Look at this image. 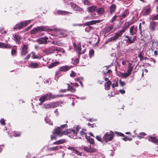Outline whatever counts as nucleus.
I'll use <instances>...</instances> for the list:
<instances>
[{
    "mask_svg": "<svg viewBox=\"0 0 158 158\" xmlns=\"http://www.w3.org/2000/svg\"><path fill=\"white\" fill-rule=\"evenodd\" d=\"M70 5L73 9L75 10L78 11H81L83 10V9L82 8L77 6L73 2H71L70 3Z\"/></svg>",
    "mask_w": 158,
    "mask_h": 158,
    "instance_id": "1a4fd4ad",
    "label": "nucleus"
},
{
    "mask_svg": "<svg viewBox=\"0 0 158 158\" xmlns=\"http://www.w3.org/2000/svg\"><path fill=\"white\" fill-rule=\"evenodd\" d=\"M57 35L59 37H63L66 36V35L65 34L64 32L57 31Z\"/></svg>",
    "mask_w": 158,
    "mask_h": 158,
    "instance_id": "b1692460",
    "label": "nucleus"
},
{
    "mask_svg": "<svg viewBox=\"0 0 158 158\" xmlns=\"http://www.w3.org/2000/svg\"><path fill=\"white\" fill-rule=\"evenodd\" d=\"M118 85V83L116 81L115 83H113L112 85V87L114 88L115 87H117Z\"/></svg>",
    "mask_w": 158,
    "mask_h": 158,
    "instance_id": "bf43d9fd",
    "label": "nucleus"
},
{
    "mask_svg": "<svg viewBox=\"0 0 158 158\" xmlns=\"http://www.w3.org/2000/svg\"><path fill=\"white\" fill-rule=\"evenodd\" d=\"M59 64V62H53L52 63V64H49L48 65V67L49 68H52V67L56 66L57 65H58Z\"/></svg>",
    "mask_w": 158,
    "mask_h": 158,
    "instance_id": "f704fd0d",
    "label": "nucleus"
},
{
    "mask_svg": "<svg viewBox=\"0 0 158 158\" xmlns=\"http://www.w3.org/2000/svg\"><path fill=\"white\" fill-rule=\"evenodd\" d=\"M84 2L85 4L88 5L90 3V2L88 0H84Z\"/></svg>",
    "mask_w": 158,
    "mask_h": 158,
    "instance_id": "0e129e2a",
    "label": "nucleus"
},
{
    "mask_svg": "<svg viewBox=\"0 0 158 158\" xmlns=\"http://www.w3.org/2000/svg\"><path fill=\"white\" fill-rule=\"evenodd\" d=\"M84 150L87 152L90 153L95 152L97 151L95 149L91 148L90 146L84 147Z\"/></svg>",
    "mask_w": 158,
    "mask_h": 158,
    "instance_id": "9b49d317",
    "label": "nucleus"
},
{
    "mask_svg": "<svg viewBox=\"0 0 158 158\" xmlns=\"http://www.w3.org/2000/svg\"><path fill=\"white\" fill-rule=\"evenodd\" d=\"M54 52L55 51H56L57 52H62V53H64L65 52L64 50H63L62 49L59 48H54Z\"/></svg>",
    "mask_w": 158,
    "mask_h": 158,
    "instance_id": "c03bdc74",
    "label": "nucleus"
},
{
    "mask_svg": "<svg viewBox=\"0 0 158 158\" xmlns=\"http://www.w3.org/2000/svg\"><path fill=\"white\" fill-rule=\"evenodd\" d=\"M94 54V51L93 49H90L89 51V56L90 58H91L93 56Z\"/></svg>",
    "mask_w": 158,
    "mask_h": 158,
    "instance_id": "ea45409f",
    "label": "nucleus"
},
{
    "mask_svg": "<svg viewBox=\"0 0 158 158\" xmlns=\"http://www.w3.org/2000/svg\"><path fill=\"white\" fill-rule=\"evenodd\" d=\"M50 95L51 93H49L39 98L40 101L39 105H41L45 100L47 101L50 99Z\"/></svg>",
    "mask_w": 158,
    "mask_h": 158,
    "instance_id": "20e7f679",
    "label": "nucleus"
},
{
    "mask_svg": "<svg viewBox=\"0 0 158 158\" xmlns=\"http://www.w3.org/2000/svg\"><path fill=\"white\" fill-rule=\"evenodd\" d=\"M45 120L47 123H48L49 124L52 125V122L48 118V117L46 118Z\"/></svg>",
    "mask_w": 158,
    "mask_h": 158,
    "instance_id": "37998d69",
    "label": "nucleus"
},
{
    "mask_svg": "<svg viewBox=\"0 0 158 158\" xmlns=\"http://www.w3.org/2000/svg\"><path fill=\"white\" fill-rule=\"evenodd\" d=\"M57 13L59 14H61L63 15H68L70 14H71L72 13L68 12L67 11L64 10H58Z\"/></svg>",
    "mask_w": 158,
    "mask_h": 158,
    "instance_id": "393cba45",
    "label": "nucleus"
},
{
    "mask_svg": "<svg viewBox=\"0 0 158 158\" xmlns=\"http://www.w3.org/2000/svg\"><path fill=\"white\" fill-rule=\"evenodd\" d=\"M151 6L150 5H148L145 6L143 11V14L144 15H147L149 14L150 12Z\"/></svg>",
    "mask_w": 158,
    "mask_h": 158,
    "instance_id": "9d476101",
    "label": "nucleus"
},
{
    "mask_svg": "<svg viewBox=\"0 0 158 158\" xmlns=\"http://www.w3.org/2000/svg\"><path fill=\"white\" fill-rule=\"evenodd\" d=\"M66 124H64L61 125L60 127L56 128L55 129V131L53 132V134L51 135V139L53 140L56 138V136L55 134L59 136H61L67 134V132H66Z\"/></svg>",
    "mask_w": 158,
    "mask_h": 158,
    "instance_id": "f257e3e1",
    "label": "nucleus"
},
{
    "mask_svg": "<svg viewBox=\"0 0 158 158\" xmlns=\"http://www.w3.org/2000/svg\"><path fill=\"white\" fill-rule=\"evenodd\" d=\"M28 48L27 46L26 45H24L23 46L22 48L21 55L22 56H24L27 52V49Z\"/></svg>",
    "mask_w": 158,
    "mask_h": 158,
    "instance_id": "2eb2a0df",
    "label": "nucleus"
},
{
    "mask_svg": "<svg viewBox=\"0 0 158 158\" xmlns=\"http://www.w3.org/2000/svg\"><path fill=\"white\" fill-rule=\"evenodd\" d=\"M80 135L82 136H83L85 135L86 136V133L83 131H81L79 133H78L77 136H78Z\"/></svg>",
    "mask_w": 158,
    "mask_h": 158,
    "instance_id": "a18cd8bd",
    "label": "nucleus"
},
{
    "mask_svg": "<svg viewBox=\"0 0 158 158\" xmlns=\"http://www.w3.org/2000/svg\"><path fill=\"white\" fill-rule=\"evenodd\" d=\"M54 49L52 47H50L48 48H46L44 50V52L46 54H49L54 52Z\"/></svg>",
    "mask_w": 158,
    "mask_h": 158,
    "instance_id": "dca6fc26",
    "label": "nucleus"
},
{
    "mask_svg": "<svg viewBox=\"0 0 158 158\" xmlns=\"http://www.w3.org/2000/svg\"><path fill=\"white\" fill-rule=\"evenodd\" d=\"M72 67V66H69L67 65H65L64 66H61L59 68V69H60V71H61V72H65L69 70Z\"/></svg>",
    "mask_w": 158,
    "mask_h": 158,
    "instance_id": "4468645a",
    "label": "nucleus"
},
{
    "mask_svg": "<svg viewBox=\"0 0 158 158\" xmlns=\"http://www.w3.org/2000/svg\"><path fill=\"white\" fill-rule=\"evenodd\" d=\"M138 56L139 58H140V60H143V57L142 56V54L141 53H140L138 55Z\"/></svg>",
    "mask_w": 158,
    "mask_h": 158,
    "instance_id": "338daca9",
    "label": "nucleus"
},
{
    "mask_svg": "<svg viewBox=\"0 0 158 158\" xmlns=\"http://www.w3.org/2000/svg\"><path fill=\"white\" fill-rule=\"evenodd\" d=\"M97 9V7L96 6H92L88 8V10L90 12L96 11Z\"/></svg>",
    "mask_w": 158,
    "mask_h": 158,
    "instance_id": "cd10ccee",
    "label": "nucleus"
},
{
    "mask_svg": "<svg viewBox=\"0 0 158 158\" xmlns=\"http://www.w3.org/2000/svg\"><path fill=\"white\" fill-rule=\"evenodd\" d=\"M151 49L152 51L155 50H157L158 49V42L156 41L153 42Z\"/></svg>",
    "mask_w": 158,
    "mask_h": 158,
    "instance_id": "a211bd4d",
    "label": "nucleus"
},
{
    "mask_svg": "<svg viewBox=\"0 0 158 158\" xmlns=\"http://www.w3.org/2000/svg\"><path fill=\"white\" fill-rule=\"evenodd\" d=\"M13 37L16 42H19L22 39L20 36L16 34H13Z\"/></svg>",
    "mask_w": 158,
    "mask_h": 158,
    "instance_id": "bb28decb",
    "label": "nucleus"
},
{
    "mask_svg": "<svg viewBox=\"0 0 158 158\" xmlns=\"http://www.w3.org/2000/svg\"><path fill=\"white\" fill-rule=\"evenodd\" d=\"M117 17V15H114L110 21V22L111 23L114 22L116 20Z\"/></svg>",
    "mask_w": 158,
    "mask_h": 158,
    "instance_id": "8fccbe9b",
    "label": "nucleus"
},
{
    "mask_svg": "<svg viewBox=\"0 0 158 158\" xmlns=\"http://www.w3.org/2000/svg\"><path fill=\"white\" fill-rule=\"evenodd\" d=\"M131 71L127 70V73H121V76L124 78H126L130 76L131 73Z\"/></svg>",
    "mask_w": 158,
    "mask_h": 158,
    "instance_id": "aec40b11",
    "label": "nucleus"
},
{
    "mask_svg": "<svg viewBox=\"0 0 158 158\" xmlns=\"http://www.w3.org/2000/svg\"><path fill=\"white\" fill-rule=\"evenodd\" d=\"M149 141H151L154 143H156L157 142V139L154 137H151L149 139Z\"/></svg>",
    "mask_w": 158,
    "mask_h": 158,
    "instance_id": "e433bc0d",
    "label": "nucleus"
},
{
    "mask_svg": "<svg viewBox=\"0 0 158 158\" xmlns=\"http://www.w3.org/2000/svg\"><path fill=\"white\" fill-rule=\"evenodd\" d=\"M58 96H57V95H52V94L51 93V95H50V98H58Z\"/></svg>",
    "mask_w": 158,
    "mask_h": 158,
    "instance_id": "13d9d810",
    "label": "nucleus"
},
{
    "mask_svg": "<svg viewBox=\"0 0 158 158\" xmlns=\"http://www.w3.org/2000/svg\"><path fill=\"white\" fill-rule=\"evenodd\" d=\"M43 27H44V30L43 31H46L48 32H51L52 30L50 29H49V28H47V27H46L45 26H43Z\"/></svg>",
    "mask_w": 158,
    "mask_h": 158,
    "instance_id": "09e8293b",
    "label": "nucleus"
},
{
    "mask_svg": "<svg viewBox=\"0 0 158 158\" xmlns=\"http://www.w3.org/2000/svg\"><path fill=\"white\" fill-rule=\"evenodd\" d=\"M146 135V134L144 132H141L139 134V135H138L139 139H140L141 138H142L143 137Z\"/></svg>",
    "mask_w": 158,
    "mask_h": 158,
    "instance_id": "49530a36",
    "label": "nucleus"
},
{
    "mask_svg": "<svg viewBox=\"0 0 158 158\" xmlns=\"http://www.w3.org/2000/svg\"><path fill=\"white\" fill-rule=\"evenodd\" d=\"M137 30V26H132L130 28L129 31L130 35H133L136 34Z\"/></svg>",
    "mask_w": 158,
    "mask_h": 158,
    "instance_id": "f8f14e48",
    "label": "nucleus"
},
{
    "mask_svg": "<svg viewBox=\"0 0 158 158\" xmlns=\"http://www.w3.org/2000/svg\"><path fill=\"white\" fill-rule=\"evenodd\" d=\"M43 106V108H44L49 109L55 108V105L53 103H51L48 104H44Z\"/></svg>",
    "mask_w": 158,
    "mask_h": 158,
    "instance_id": "6ab92c4d",
    "label": "nucleus"
},
{
    "mask_svg": "<svg viewBox=\"0 0 158 158\" xmlns=\"http://www.w3.org/2000/svg\"><path fill=\"white\" fill-rule=\"evenodd\" d=\"M125 37L127 38V39L125 40L129 44H131L133 43V41L132 40V37L131 36H129L128 35H125Z\"/></svg>",
    "mask_w": 158,
    "mask_h": 158,
    "instance_id": "c756f323",
    "label": "nucleus"
},
{
    "mask_svg": "<svg viewBox=\"0 0 158 158\" xmlns=\"http://www.w3.org/2000/svg\"><path fill=\"white\" fill-rule=\"evenodd\" d=\"M134 22L133 21H131L126 23V24L127 25V26H129V25H130L133 24Z\"/></svg>",
    "mask_w": 158,
    "mask_h": 158,
    "instance_id": "5fc2aeb1",
    "label": "nucleus"
},
{
    "mask_svg": "<svg viewBox=\"0 0 158 158\" xmlns=\"http://www.w3.org/2000/svg\"><path fill=\"white\" fill-rule=\"evenodd\" d=\"M113 137V135L109 132L106 133L103 137V140L106 142L110 141L112 140Z\"/></svg>",
    "mask_w": 158,
    "mask_h": 158,
    "instance_id": "39448f33",
    "label": "nucleus"
},
{
    "mask_svg": "<svg viewBox=\"0 0 158 158\" xmlns=\"http://www.w3.org/2000/svg\"><path fill=\"white\" fill-rule=\"evenodd\" d=\"M132 64L131 63H129L128 66V70L132 71L133 67L132 65Z\"/></svg>",
    "mask_w": 158,
    "mask_h": 158,
    "instance_id": "de8ad7c7",
    "label": "nucleus"
},
{
    "mask_svg": "<svg viewBox=\"0 0 158 158\" xmlns=\"http://www.w3.org/2000/svg\"><path fill=\"white\" fill-rule=\"evenodd\" d=\"M59 144L64 143L65 142V140L64 139L58 140Z\"/></svg>",
    "mask_w": 158,
    "mask_h": 158,
    "instance_id": "6e6d98bb",
    "label": "nucleus"
},
{
    "mask_svg": "<svg viewBox=\"0 0 158 158\" xmlns=\"http://www.w3.org/2000/svg\"><path fill=\"white\" fill-rule=\"evenodd\" d=\"M119 83L121 86H123L125 85V82L122 81L121 80H119Z\"/></svg>",
    "mask_w": 158,
    "mask_h": 158,
    "instance_id": "680f3d73",
    "label": "nucleus"
},
{
    "mask_svg": "<svg viewBox=\"0 0 158 158\" xmlns=\"http://www.w3.org/2000/svg\"><path fill=\"white\" fill-rule=\"evenodd\" d=\"M96 12L99 15H102L104 13V9L102 7L98 8L97 9Z\"/></svg>",
    "mask_w": 158,
    "mask_h": 158,
    "instance_id": "a878e982",
    "label": "nucleus"
},
{
    "mask_svg": "<svg viewBox=\"0 0 158 158\" xmlns=\"http://www.w3.org/2000/svg\"><path fill=\"white\" fill-rule=\"evenodd\" d=\"M67 126H66V132H67V134L66 135H68L69 134H71V135H69V136L71 137L73 139L77 138L76 137L78 133L77 132L79 131V126H77L74 128V130H71L69 129V130L67 129Z\"/></svg>",
    "mask_w": 158,
    "mask_h": 158,
    "instance_id": "7ed1b4c3",
    "label": "nucleus"
},
{
    "mask_svg": "<svg viewBox=\"0 0 158 158\" xmlns=\"http://www.w3.org/2000/svg\"><path fill=\"white\" fill-rule=\"evenodd\" d=\"M61 148V146H58L50 148L49 149L50 151H56Z\"/></svg>",
    "mask_w": 158,
    "mask_h": 158,
    "instance_id": "7c9ffc66",
    "label": "nucleus"
},
{
    "mask_svg": "<svg viewBox=\"0 0 158 158\" xmlns=\"http://www.w3.org/2000/svg\"><path fill=\"white\" fill-rule=\"evenodd\" d=\"M111 84V82L110 81H108L106 82L105 84V88L106 90H109L110 88V85Z\"/></svg>",
    "mask_w": 158,
    "mask_h": 158,
    "instance_id": "2f4dec72",
    "label": "nucleus"
},
{
    "mask_svg": "<svg viewBox=\"0 0 158 158\" xmlns=\"http://www.w3.org/2000/svg\"><path fill=\"white\" fill-rule=\"evenodd\" d=\"M52 43L53 44L57 45L58 46H60L61 45V44L60 43L55 40H54L52 41Z\"/></svg>",
    "mask_w": 158,
    "mask_h": 158,
    "instance_id": "603ef678",
    "label": "nucleus"
},
{
    "mask_svg": "<svg viewBox=\"0 0 158 158\" xmlns=\"http://www.w3.org/2000/svg\"><path fill=\"white\" fill-rule=\"evenodd\" d=\"M85 24L86 26H89L95 24L94 20H92L91 21L86 22L85 23Z\"/></svg>",
    "mask_w": 158,
    "mask_h": 158,
    "instance_id": "79ce46f5",
    "label": "nucleus"
},
{
    "mask_svg": "<svg viewBox=\"0 0 158 158\" xmlns=\"http://www.w3.org/2000/svg\"><path fill=\"white\" fill-rule=\"evenodd\" d=\"M102 21H103L102 19L94 20L95 23V24H96L97 23H100L102 22Z\"/></svg>",
    "mask_w": 158,
    "mask_h": 158,
    "instance_id": "69168bd1",
    "label": "nucleus"
},
{
    "mask_svg": "<svg viewBox=\"0 0 158 158\" xmlns=\"http://www.w3.org/2000/svg\"><path fill=\"white\" fill-rule=\"evenodd\" d=\"M31 22V20H28L21 23L22 28L26 26L27 24L30 23Z\"/></svg>",
    "mask_w": 158,
    "mask_h": 158,
    "instance_id": "c85d7f7f",
    "label": "nucleus"
},
{
    "mask_svg": "<svg viewBox=\"0 0 158 158\" xmlns=\"http://www.w3.org/2000/svg\"><path fill=\"white\" fill-rule=\"evenodd\" d=\"M48 38L47 36H45L38 39L36 41L40 44H46L48 43Z\"/></svg>",
    "mask_w": 158,
    "mask_h": 158,
    "instance_id": "0eeeda50",
    "label": "nucleus"
},
{
    "mask_svg": "<svg viewBox=\"0 0 158 158\" xmlns=\"http://www.w3.org/2000/svg\"><path fill=\"white\" fill-rule=\"evenodd\" d=\"M22 26L21 23L16 24L14 27L13 29H21L22 28Z\"/></svg>",
    "mask_w": 158,
    "mask_h": 158,
    "instance_id": "c9c22d12",
    "label": "nucleus"
},
{
    "mask_svg": "<svg viewBox=\"0 0 158 158\" xmlns=\"http://www.w3.org/2000/svg\"><path fill=\"white\" fill-rule=\"evenodd\" d=\"M53 103L54 104L55 108L56 107L60 106V105L61 106H62L61 105L63 103V102H53Z\"/></svg>",
    "mask_w": 158,
    "mask_h": 158,
    "instance_id": "a19ab883",
    "label": "nucleus"
},
{
    "mask_svg": "<svg viewBox=\"0 0 158 158\" xmlns=\"http://www.w3.org/2000/svg\"><path fill=\"white\" fill-rule=\"evenodd\" d=\"M73 46L75 50L78 52V56H79L81 55V45L80 42H79L77 44V46L75 43H73Z\"/></svg>",
    "mask_w": 158,
    "mask_h": 158,
    "instance_id": "6e6552de",
    "label": "nucleus"
},
{
    "mask_svg": "<svg viewBox=\"0 0 158 158\" xmlns=\"http://www.w3.org/2000/svg\"><path fill=\"white\" fill-rule=\"evenodd\" d=\"M43 26L37 27L31 30V34H35L43 31L44 30Z\"/></svg>",
    "mask_w": 158,
    "mask_h": 158,
    "instance_id": "423d86ee",
    "label": "nucleus"
},
{
    "mask_svg": "<svg viewBox=\"0 0 158 158\" xmlns=\"http://www.w3.org/2000/svg\"><path fill=\"white\" fill-rule=\"evenodd\" d=\"M16 48L15 46L13 47L11 50V55L12 56H14L15 55V53L16 51Z\"/></svg>",
    "mask_w": 158,
    "mask_h": 158,
    "instance_id": "58836bf2",
    "label": "nucleus"
},
{
    "mask_svg": "<svg viewBox=\"0 0 158 158\" xmlns=\"http://www.w3.org/2000/svg\"><path fill=\"white\" fill-rule=\"evenodd\" d=\"M0 123L2 125H5V120L3 118H2L0 120Z\"/></svg>",
    "mask_w": 158,
    "mask_h": 158,
    "instance_id": "e2e57ef3",
    "label": "nucleus"
},
{
    "mask_svg": "<svg viewBox=\"0 0 158 158\" xmlns=\"http://www.w3.org/2000/svg\"><path fill=\"white\" fill-rule=\"evenodd\" d=\"M116 6L114 4H112L110 7V13L111 14H113L115 11Z\"/></svg>",
    "mask_w": 158,
    "mask_h": 158,
    "instance_id": "5701e85b",
    "label": "nucleus"
},
{
    "mask_svg": "<svg viewBox=\"0 0 158 158\" xmlns=\"http://www.w3.org/2000/svg\"><path fill=\"white\" fill-rule=\"evenodd\" d=\"M156 23L155 22H151L150 24L149 29L151 31L154 30L156 27Z\"/></svg>",
    "mask_w": 158,
    "mask_h": 158,
    "instance_id": "412c9836",
    "label": "nucleus"
},
{
    "mask_svg": "<svg viewBox=\"0 0 158 158\" xmlns=\"http://www.w3.org/2000/svg\"><path fill=\"white\" fill-rule=\"evenodd\" d=\"M11 48V46L9 44L0 42V48Z\"/></svg>",
    "mask_w": 158,
    "mask_h": 158,
    "instance_id": "f3484780",
    "label": "nucleus"
},
{
    "mask_svg": "<svg viewBox=\"0 0 158 158\" xmlns=\"http://www.w3.org/2000/svg\"><path fill=\"white\" fill-rule=\"evenodd\" d=\"M28 66L32 68H36L39 67V65L38 63L32 62L29 64Z\"/></svg>",
    "mask_w": 158,
    "mask_h": 158,
    "instance_id": "4be33fe9",
    "label": "nucleus"
},
{
    "mask_svg": "<svg viewBox=\"0 0 158 158\" xmlns=\"http://www.w3.org/2000/svg\"><path fill=\"white\" fill-rule=\"evenodd\" d=\"M116 133L118 135L122 136H124V137L123 138V139L125 141H127L128 140V137H127L126 136H125L124 135L120 132H117Z\"/></svg>",
    "mask_w": 158,
    "mask_h": 158,
    "instance_id": "473e14b6",
    "label": "nucleus"
},
{
    "mask_svg": "<svg viewBox=\"0 0 158 158\" xmlns=\"http://www.w3.org/2000/svg\"><path fill=\"white\" fill-rule=\"evenodd\" d=\"M76 73L74 72L73 71H72L71 72V73L70 74V76L72 77H73L75 76Z\"/></svg>",
    "mask_w": 158,
    "mask_h": 158,
    "instance_id": "4d7b16f0",
    "label": "nucleus"
},
{
    "mask_svg": "<svg viewBox=\"0 0 158 158\" xmlns=\"http://www.w3.org/2000/svg\"><path fill=\"white\" fill-rule=\"evenodd\" d=\"M152 20H158V14L155 15L152 18Z\"/></svg>",
    "mask_w": 158,
    "mask_h": 158,
    "instance_id": "052dcab7",
    "label": "nucleus"
},
{
    "mask_svg": "<svg viewBox=\"0 0 158 158\" xmlns=\"http://www.w3.org/2000/svg\"><path fill=\"white\" fill-rule=\"evenodd\" d=\"M61 72H62L61 71H60V69H59L56 72V73H55L56 76H58L60 74V73Z\"/></svg>",
    "mask_w": 158,
    "mask_h": 158,
    "instance_id": "864d4df0",
    "label": "nucleus"
},
{
    "mask_svg": "<svg viewBox=\"0 0 158 158\" xmlns=\"http://www.w3.org/2000/svg\"><path fill=\"white\" fill-rule=\"evenodd\" d=\"M126 28L123 27V29L115 33L114 35L111 37L108 38L105 42V44H107L112 41H116L126 31Z\"/></svg>",
    "mask_w": 158,
    "mask_h": 158,
    "instance_id": "f03ea898",
    "label": "nucleus"
},
{
    "mask_svg": "<svg viewBox=\"0 0 158 158\" xmlns=\"http://www.w3.org/2000/svg\"><path fill=\"white\" fill-rule=\"evenodd\" d=\"M96 138L98 140L100 141H101L102 139L100 136H96Z\"/></svg>",
    "mask_w": 158,
    "mask_h": 158,
    "instance_id": "774afa93",
    "label": "nucleus"
},
{
    "mask_svg": "<svg viewBox=\"0 0 158 158\" xmlns=\"http://www.w3.org/2000/svg\"><path fill=\"white\" fill-rule=\"evenodd\" d=\"M32 57L33 59H41V57H38L37 56V55H35V54L33 52H32Z\"/></svg>",
    "mask_w": 158,
    "mask_h": 158,
    "instance_id": "3c124183",
    "label": "nucleus"
},
{
    "mask_svg": "<svg viewBox=\"0 0 158 158\" xmlns=\"http://www.w3.org/2000/svg\"><path fill=\"white\" fill-rule=\"evenodd\" d=\"M68 88L67 89V90H69L72 92H74L76 91V89L73 87L72 86H71L69 84H68Z\"/></svg>",
    "mask_w": 158,
    "mask_h": 158,
    "instance_id": "72a5a7b5",
    "label": "nucleus"
},
{
    "mask_svg": "<svg viewBox=\"0 0 158 158\" xmlns=\"http://www.w3.org/2000/svg\"><path fill=\"white\" fill-rule=\"evenodd\" d=\"M112 28L110 26L107 27L105 28L104 31L106 33H108L112 30Z\"/></svg>",
    "mask_w": 158,
    "mask_h": 158,
    "instance_id": "4c0bfd02",
    "label": "nucleus"
},
{
    "mask_svg": "<svg viewBox=\"0 0 158 158\" xmlns=\"http://www.w3.org/2000/svg\"><path fill=\"white\" fill-rule=\"evenodd\" d=\"M69 150L73 151V152L78 155L81 156L82 153L78 151L77 149V148L75 147H69L68 148Z\"/></svg>",
    "mask_w": 158,
    "mask_h": 158,
    "instance_id": "ddd939ff",
    "label": "nucleus"
}]
</instances>
